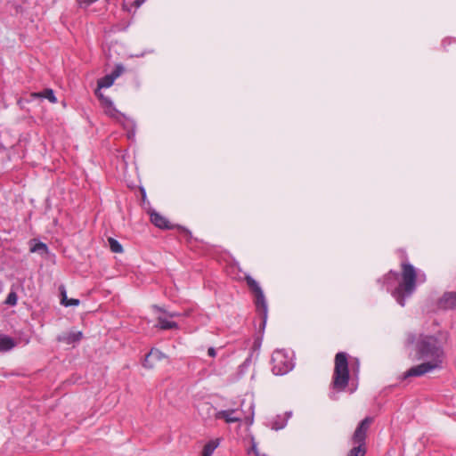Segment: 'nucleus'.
I'll return each mask as SVG.
<instances>
[{
    "label": "nucleus",
    "instance_id": "nucleus-9",
    "mask_svg": "<svg viewBox=\"0 0 456 456\" xmlns=\"http://www.w3.org/2000/svg\"><path fill=\"white\" fill-rule=\"evenodd\" d=\"M371 422L372 419L369 417L361 421L352 437L354 444L365 445L367 431Z\"/></svg>",
    "mask_w": 456,
    "mask_h": 456
},
{
    "label": "nucleus",
    "instance_id": "nucleus-1",
    "mask_svg": "<svg viewBox=\"0 0 456 456\" xmlns=\"http://www.w3.org/2000/svg\"><path fill=\"white\" fill-rule=\"evenodd\" d=\"M386 280L389 286L391 281H398V285L394 289L387 287L391 290L393 297L401 305H405V298L410 297L416 289L417 283H423L426 281L424 273L418 272L413 265L408 263L402 264V273L390 271Z\"/></svg>",
    "mask_w": 456,
    "mask_h": 456
},
{
    "label": "nucleus",
    "instance_id": "nucleus-20",
    "mask_svg": "<svg viewBox=\"0 0 456 456\" xmlns=\"http://www.w3.org/2000/svg\"><path fill=\"white\" fill-rule=\"evenodd\" d=\"M30 251L38 252L43 255L47 253V246L43 242H37L30 248Z\"/></svg>",
    "mask_w": 456,
    "mask_h": 456
},
{
    "label": "nucleus",
    "instance_id": "nucleus-24",
    "mask_svg": "<svg viewBox=\"0 0 456 456\" xmlns=\"http://www.w3.org/2000/svg\"><path fill=\"white\" fill-rule=\"evenodd\" d=\"M287 424V419H282L281 421H278V420H275L273 423V429H275V430H279V429H281L283 428Z\"/></svg>",
    "mask_w": 456,
    "mask_h": 456
},
{
    "label": "nucleus",
    "instance_id": "nucleus-16",
    "mask_svg": "<svg viewBox=\"0 0 456 456\" xmlns=\"http://www.w3.org/2000/svg\"><path fill=\"white\" fill-rule=\"evenodd\" d=\"M220 439H213L208 442L202 450V456H212L215 450L218 447Z\"/></svg>",
    "mask_w": 456,
    "mask_h": 456
},
{
    "label": "nucleus",
    "instance_id": "nucleus-3",
    "mask_svg": "<svg viewBox=\"0 0 456 456\" xmlns=\"http://www.w3.org/2000/svg\"><path fill=\"white\" fill-rule=\"evenodd\" d=\"M254 418V403L251 400L246 402L242 400L240 407L221 410L215 413V419H224L226 423H235L245 421L251 425Z\"/></svg>",
    "mask_w": 456,
    "mask_h": 456
},
{
    "label": "nucleus",
    "instance_id": "nucleus-17",
    "mask_svg": "<svg viewBox=\"0 0 456 456\" xmlns=\"http://www.w3.org/2000/svg\"><path fill=\"white\" fill-rule=\"evenodd\" d=\"M160 330H173L177 329L178 325L176 322L167 320L163 316L158 317V325Z\"/></svg>",
    "mask_w": 456,
    "mask_h": 456
},
{
    "label": "nucleus",
    "instance_id": "nucleus-4",
    "mask_svg": "<svg viewBox=\"0 0 456 456\" xmlns=\"http://www.w3.org/2000/svg\"><path fill=\"white\" fill-rule=\"evenodd\" d=\"M95 94L101 101V104L104 109V112L106 115H108L110 118L117 120L120 124L123 125V126L126 129H131V132H129L128 137L134 135V123L133 120L129 119L125 116V114L121 113L117 108L115 107L113 102L104 96L101 92H98V90H95Z\"/></svg>",
    "mask_w": 456,
    "mask_h": 456
},
{
    "label": "nucleus",
    "instance_id": "nucleus-21",
    "mask_svg": "<svg viewBox=\"0 0 456 456\" xmlns=\"http://www.w3.org/2000/svg\"><path fill=\"white\" fill-rule=\"evenodd\" d=\"M150 356L152 357V359L155 362L160 361L166 357L165 354L162 352H160L159 349H151L150 351Z\"/></svg>",
    "mask_w": 456,
    "mask_h": 456
},
{
    "label": "nucleus",
    "instance_id": "nucleus-26",
    "mask_svg": "<svg viewBox=\"0 0 456 456\" xmlns=\"http://www.w3.org/2000/svg\"><path fill=\"white\" fill-rule=\"evenodd\" d=\"M68 297H67V295H66V291L65 289H63V290L61 291V304L65 305V303L68 302Z\"/></svg>",
    "mask_w": 456,
    "mask_h": 456
},
{
    "label": "nucleus",
    "instance_id": "nucleus-7",
    "mask_svg": "<svg viewBox=\"0 0 456 456\" xmlns=\"http://www.w3.org/2000/svg\"><path fill=\"white\" fill-rule=\"evenodd\" d=\"M272 370L275 375H284L293 368L291 356L284 350H276L272 355Z\"/></svg>",
    "mask_w": 456,
    "mask_h": 456
},
{
    "label": "nucleus",
    "instance_id": "nucleus-13",
    "mask_svg": "<svg viewBox=\"0 0 456 456\" xmlns=\"http://www.w3.org/2000/svg\"><path fill=\"white\" fill-rule=\"evenodd\" d=\"M81 331H71L58 337V340L64 342L68 345L79 341L82 338Z\"/></svg>",
    "mask_w": 456,
    "mask_h": 456
},
{
    "label": "nucleus",
    "instance_id": "nucleus-29",
    "mask_svg": "<svg viewBox=\"0 0 456 456\" xmlns=\"http://www.w3.org/2000/svg\"><path fill=\"white\" fill-rule=\"evenodd\" d=\"M251 451L256 454V456H261L258 452V450H257V447H256V444L255 443H253L252 444V448H251Z\"/></svg>",
    "mask_w": 456,
    "mask_h": 456
},
{
    "label": "nucleus",
    "instance_id": "nucleus-27",
    "mask_svg": "<svg viewBox=\"0 0 456 456\" xmlns=\"http://www.w3.org/2000/svg\"><path fill=\"white\" fill-rule=\"evenodd\" d=\"M68 297H67V295H66V291L65 289H63V290L61 291V304L65 305V303L68 302Z\"/></svg>",
    "mask_w": 456,
    "mask_h": 456
},
{
    "label": "nucleus",
    "instance_id": "nucleus-10",
    "mask_svg": "<svg viewBox=\"0 0 456 456\" xmlns=\"http://www.w3.org/2000/svg\"><path fill=\"white\" fill-rule=\"evenodd\" d=\"M125 69L121 64H117L114 70L103 77L100 78L97 82V89L100 92L102 88L110 87L114 81L124 72Z\"/></svg>",
    "mask_w": 456,
    "mask_h": 456
},
{
    "label": "nucleus",
    "instance_id": "nucleus-23",
    "mask_svg": "<svg viewBox=\"0 0 456 456\" xmlns=\"http://www.w3.org/2000/svg\"><path fill=\"white\" fill-rule=\"evenodd\" d=\"M154 363H155V361L152 359V357L150 356V353L147 354L145 356L144 362H143V366L145 368L151 369L154 366Z\"/></svg>",
    "mask_w": 456,
    "mask_h": 456
},
{
    "label": "nucleus",
    "instance_id": "nucleus-11",
    "mask_svg": "<svg viewBox=\"0 0 456 456\" xmlns=\"http://www.w3.org/2000/svg\"><path fill=\"white\" fill-rule=\"evenodd\" d=\"M439 309L455 310L456 309V291L444 292L437 302Z\"/></svg>",
    "mask_w": 456,
    "mask_h": 456
},
{
    "label": "nucleus",
    "instance_id": "nucleus-25",
    "mask_svg": "<svg viewBox=\"0 0 456 456\" xmlns=\"http://www.w3.org/2000/svg\"><path fill=\"white\" fill-rule=\"evenodd\" d=\"M79 305V300L76 298H70L65 303V306H77Z\"/></svg>",
    "mask_w": 456,
    "mask_h": 456
},
{
    "label": "nucleus",
    "instance_id": "nucleus-5",
    "mask_svg": "<svg viewBox=\"0 0 456 456\" xmlns=\"http://www.w3.org/2000/svg\"><path fill=\"white\" fill-rule=\"evenodd\" d=\"M349 380L347 354L344 352L338 353L335 356V368L332 385L338 391L344 390Z\"/></svg>",
    "mask_w": 456,
    "mask_h": 456
},
{
    "label": "nucleus",
    "instance_id": "nucleus-14",
    "mask_svg": "<svg viewBox=\"0 0 456 456\" xmlns=\"http://www.w3.org/2000/svg\"><path fill=\"white\" fill-rule=\"evenodd\" d=\"M16 342L6 335L0 334V351L6 352L12 349Z\"/></svg>",
    "mask_w": 456,
    "mask_h": 456
},
{
    "label": "nucleus",
    "instance_id": "nucleus-6",
    "mask_svg": "<svg viewBox=\"0 0 456 456\" xmlns=\"http://www.w3.org/2000/svg\"><path fill=\"white\" fill-rule=\"evenodd\" d=\"M245 280L247 281L248 288L255 295L256 307L260 315L259 328L260 330H264L267 321L268 312L265 297L257 281H255L250 275H246Z\"/></svg>",
    "mask_w": 456,
    "mask_h": 456
},
{
    "label": "nucleus",
    "instance_id": "nucleus-12",
    "mask_svg": "<svg viewBox=\"0 0 456 456\" xmlns=\"http://www.w3.org/2000/svg\"><path fill=\"white\" fill-rule=\"evenodd\" d=\"M151 222L157 227L160 229H170L171 225L169 221L159 213L156 211H152L151 213Z\"/></svg>",
    "mask_w": 456,
    "mask_h": 456
},
{
    "label": "nucleus",
    "instance_id": "nucleus-31",
    "mask_svg": "<svg viewBox=\"0 0 456 456\" xmlns=\"http://www.w3.org/2000/svg\"><path fill=\"white\" fill-rule=\"evenodd\" d=\"M179 315H180V314H179L178 313H169V314H168V316H169L170 318L177 317V316H179Z\"/></svg>",
    "mask_w": 456,
    "mask_h": 456
},
{
    "label": "nucleus",
    "instance_id": "nucleus-30",
    "mask_svg": "<svg viewBox=\"0 0 456 456\" xmlns=\"http://www.w3.org/2000/svg\"><path fill=\"white\" fill-rule=\"evenodd\" d=\"M145 0H135L134 1V4L136 7H139L141 6L143 3H144Z\"/></svg>",
    "mask_w": 456,
    "mask_h": 456
},
{
    "label": "nucleus",
    "instance_id": "nucleus-15",
    "mask_svg": "<svg viewBox=\"0 0 456 456\" xmlns=\"http://www.w3.org/2000/svg\"><path fill=\"white\" fill-rule=\"evenodd\" d=\"M32 98H45L49 100L52 103L57 102V99L54 95V93L52 89H45L42 92L38 93H32L31 94Z\"/></svg>",
    "mask_w": 456,
    "mask_h": 456
},
{
    "label": "nucleus",
    "instance_id": "nucleus-32",
    "mask_svg": "<svg viewBox=\"0 0 456 456\" xmlns=\"http://www.w3.org/2000/svg\"><path fill=\"white\" fill-rule=\"evenodd\" d=\"M261 456H265V455H261Z\"/></svg>",
    "mask_w": 456,
    "mask_h": 456
},
{
    "label": "nucleus",
    "instance_id": "nucleus-19",
    "mask_svg": "<svg viewBox=\"0 0 456 456\" xmlns=\"http://www.w3.org/2000/svg\"><path fill=\"white\" fill-rule=\"evenodd\" d=\"M109 245L111 251L114 253H121L123 251L121 244L113 238L109 239Z\"/></svg>",
    "mask_w": 456,
    "mask_h": 456
},
{
    "label": "nucleus",
    "instance_id": "nucleus-2",
    "mask_svg": "<svg viewBox=\"0 0 456 456\" xmlns=\"http://www.w3.org/2000/svg\"><path fill=\"white\" fill-rule=\"evenodd\" d=\"M405 346H414L419 359H427L432 363L443 366L445 357L443 345L437 338L434 336L414 333H408L405 340Z\"/></svg>",
    "mask_w": 456,
    "mask_h": 456
},
{
    "label": "nucleus",
    "instance_id": "nucleus-8",
    "mask_svg": "<svg viewBox=\"0 0 456 456\" xmlns=\"http://www.w3.org/2000/svg\"><path fill=\"white\" fill-rule=\"evenodd\" d=\"M437 369H441V367H438L437 364H436V363H432V362L427 361L419 365L410 368L404 373V378L419 377V376H422L426 373L431 372Z\"/></svg>",
    "mask_w": 456,
    "mask_h": 456
},
{
    "label": "nucleus",
    "instance_id": "nucleus-28",
    "mask_svg": "<svg viewBox=\"0 0 456 456\" xmlns=\"http://www.w3.org/2000/svg\"><path fill=\"white\" fill-rule=\"evenodd\" d=\"M208 354L211 357H215L216 355V351L214 347H209L208 350Z\"/></svg>",
    "mask_w": 456,
    "mask_h": 456
},
{
    "label": "nucleus",
    "instance_id": "nucleus-22",
    "mask_svg": "<svg viewBox=\"0 0 456 456\" xmlns=\"http://www.w3.org/2000/svg\"><path fill=\"white\" fill-rule=\"evenodd\" d=\"M18 297L15 292H10L5 299V304L9 305H15L17 304Z\"/></svg>",
    "mask_w": 456,
    "mask_h": 456
},
{
    "label": "nucleus",
    "instance_id": "nucleus-18",
    "mask_svg": "<svg viewBox=\"0 0 456 456\" xmlns=\"http://www.w3.org/2000/svg\"><path fill=\"white\" fill-rule=\"evenodd\" d=\"M366 453L365 445L357 444L348 452V456H364Z\"/></svg>",
    "mask_w": 456,
    "mask_h": 456
}]
</instances>
